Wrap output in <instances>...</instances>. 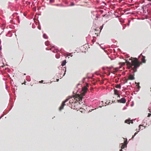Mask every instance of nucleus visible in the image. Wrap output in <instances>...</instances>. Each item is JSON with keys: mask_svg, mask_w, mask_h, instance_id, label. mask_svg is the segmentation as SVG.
Returning <instances> with one entry per match:
<instances>
[{"mask_svg": "<svg viewBox=\"0 0 151 151\" xmlns=\"http://www.w3.org/2000/svg\"><path fill=\"white\" fill-rule=\"evenodd\" d=\"M125 61L129 66L128 68L131 69L130 72L133 74V75L130 74L129 75V78L130 80H133L134 79V73L137 71V68L139 66L140 63L138 62L137 59L136 58H133L131 57L129 60L128 59H126Z\"/></svg>", "mask_w": 151, "mask_h": 151, "instance_id": "f257e3e1", "label": "nucleus"}, {"mask_svg": "<svg viewBox=\"0 0 151 151\" xmlns=\"http://www.w3.org/2000/svg\"><path fill=\"white\" fill-rule=\"evenodd\" d=\"M72 98V96H70L68 99H66L65 101L63 102L62 104L59 108V110L61 111L63 108L64 106L66 105L65 103L67 102L69 99H71Z\"/></svg>", "mask_w": 151, "mask_h": 151, "instance_id": "f03ea898", "label": "nucleus"}, {"mask_svg": "<svg viewBox=\"0 0 151 151\" xmlns=\"http://www.w3.org/2000/svg\"><path fill=\"white\" fill-rule=\"evenodd\" d=\"M54 49V50H52V52L54 53H58V52H60V51L61 53L63 51V49H61L60 50L58 49L57 48H56V47H55V46H53V47Z\"/></svg>", "mask_w": 151, "mask_h": 151, "instance_id": "7ed1b4c3", "label": "nucleus"}, {"mask_svg": "<svg viewBox=\"0 0 151 151\" xmlns=\"http://www.w3.org/2000/svg\"><path fill=\"white\" fill-rule=\"evenodd\" d=\"M126 101V99L124 98H122L121 99L117 100L118 102L123 104L125 103Z\"/></svg>", "mask_w": 151, "mask_h": 151, "instance_id": "20e7f679", "label": "nucleus"}, {"mask_svg": "<svg viewBox=\"0 0 151 151\" xmlns=\"http://www.w3.org/2000/svg\"><path fill=\"white\" fill-rule=\"evenodd\" d=\"M125 123L130 124V123H133V122L132 120H131L129 118L128 119L125 120Z\"/></svg>", "mask_w": 151, "mask_h": 151, "instance_id": "39448f33", "label": "nucleus"}, {"mask_svg": "<svg viewBox=\"0 0 151 151\" xmlns=\"http://www.w3.org/2000/svg\"><path fill=\"white\" fill-rule=\"evenodd\" d=\"M87 88L86 87H84L82 88V91L84 93L83 94V95H85V93L87 91Z\"/></svg>", "mask_w": 151, "mask_h": 151, "instance_id": "423d86ee", "label": "nucleus"}, {"mask_svg": "<svg viewBox=\"0 0 151 151\" xmlns=\"http://www.w3.org/2000/svg\"><path fill=\"white\" fill-rule=\"evenodd\" d=\"M145 56H142V59L141 60L143 63H145L146 62V60H145Z\"/></svg>", "mask_w": 151, "mask_h": 151, "instance_id": "0eeeda50", "label": "nucleus"}, {"mask_svg": "<svg viewBox=\"0 0 151 151\" xmlns=\"http://www.w3.org/2000/svg\"><path fill=\"white\" fill-rule=\"evenodd\" d=\"M66 60H65L63 61L62 62V63H61V65L62 66H63L66 64Z\"/></svg>", "mask_w": 151, "mask_h": 151, "instance_id": "6e6552de", "label": "nucleus"}, {"mask_svg": "<svg viewBox=\"0 0 151 151\" xmlns=\"http://www.w3.org/2000/svg\"><path fill=\"white\" fill-rule=\"evenodd\" d=\"M43 37L45 39H47L48 38V37L45 33H44L43 34Z\"/></svg>", "mask_w": 151, "mask_h": 151, "instance_id": "1a4fd4ad", "label": "nucleus"}, {"mask_svg": "<svg viewBox=\"0 0 151 151\" xmlns=\"http://www.w3.org/2000/svg\"><path fill=\"white\" fill-rule=\"evenodd\" d=\"M26 80L28 81H31V79L30 76H26Z\"/></svg>", "mask_w": 151, "mask_h": 151, "instance_id": "9d476101", "label": "nucleus"}, {"mask_svg": "<svg viewBox=\"0 0 151 151\" xmlns=\"http://www.w3.org/2000/svg\"><path fill=\"white\" fill-rule=\"evenodd\" d=\"M136 86H137V88L139 90L140 88V87L139 86V83H136Z\"/></svg>", "mask_w": 151, "mask_h": 151, "instance_id": "9b49d317", "label": "nucleus"}, {"mask_svg": "<svg viewBox=\"0 0 151 151\" xmlns=\"http://www.w3.org/2000/svg\"><path fill=\"white\" fill-rule=\"evenodd\" d=\"M123 11L124 12V13H125L126 14H130L131 13L130 12H127V11L126 9L124 10Z\"/></svg>", "mask_w": 151, "mask_h": 151, "instance_id": "f8f14e48", "label": "nucleus"}, {"mask_svg": "<svg viewBox=\"0 0 151 151\" xmlns=\"http://www.w3.org/2000/svg\"><path fill=\"white\" fill-rule=\"evenodd\" d=\"M60 53H58L55 55V57L57 59H58L60 58Z\"/></svg>", "mask_w": 151, "mask_h": 151, "instance_id": "ddd939ff", "label": "nucleus"}, {"mask_svg": "<svg viewBox=\"0 0 151 151\" xmlns=\"http://www.w3.org/2000/svg\"><path fill=\"white\" fill-rule=\"evenodd\" d=\"M120 145H122V148L119 151H123L122 149L124 147V145L123 143H121Z\"/></svg>", "mask_w": 151, "mask_h": 151, "instance_id": "4468645a", "label": "nucleus"}, {"mask_svg": "<svg viewBox=\"0 0 151 151\" xmlns=\"http://www.w3.org/2000/svg\"><path fill=\"white\" fill-rule=\"evenodd\" d=\"M45 44L46 45L48 46L49 45V41H47L45 42Z\"/></svg>", "mask_w": 151, "mask_h": 151, "instance_id": "2eb2a0df", "label": "nucleus"}, {"mask_svg": "<svg viewBox=\"0 0 151 151\" xmlns=\"http://www.w3.org/2000/svg\"><path fill=\"white\" fill-rule=\"evenodd\" d=\"M83 98H81L80 97H79V98L78 99V100H77V101H83V100L82 99Z\"/></svg>", "mask_w": 151, "mask_h": 151, "instance_id": "dca6fc26", "label": "nucleus"}, {"mask_svg": "<svg viewBox=\"0 0 151 151\" xmlns=\"http://www.w3.org/2000/svg\"><path fill=\"white\" fill-rule=\"evenodd\" d=\"M142 126V127H144V128H142V130L143 129H145V127H145V126H143V125H142L140 124V125H139V130L140 129V128H140V126Z\"/></svg>", "mask_w": 151, "mask_h": 151, "instance_id": "f3484780", "label": "nucleus"}, {"mask_svg": "<svg viewBox=\"0 0 151 151\" xmlns=\"http://www.w3.org/2000/svg\"><path fill=\"white\" fill-rule=\"evenodd\" d=\"M17 17V19L18 22L19 23L20 22V21L19 19V16H18V17Z\"/></svg>", "mask_w": 151, "mask_h": 151, "instance_id": "a211bd4d", "label": "nucleus"}, {"mask_svg": "<svg viewBox=\"0 0 151 151\" xmlns=\"http://www.w3.org/2000/svg\"><path fill=\"white\" fill-rule=\"evenodd\" d=\"M53 47H52L51 49H48L47 48H46V50H52V48H54L53 47Z\"/></svg>", "mask_w": 151, "mask_h": 151, "instance_id": "6ab92c4d", "label": "nucleus"}, {"mask_svg": "<svg viewBox=\"0 0 151 151\" xmlns=\"http://www.w3.org/2000/svg\"><path fill=\"white\" fill-rule=\"evenodd\" d=\"M74 5H75L74 4L73 2H72L70 4L69 6H74Z\"/></svg>", "mask_w": 151, "mask_h": 151, "instance_id": "aec40b11", "label": "nucleus"}, {"mask_svg": "<svg viewBox=\"0 0 151 151\" xmlns=\"http://www.w3.org/2000/svg\"><path fill=\"white\" fill-rule=\"evenodd\" d=\"M49 1L50 2V3H53L55 1L54 0H49Z\"/></svg>", "mask_w": 151, "mask_h": 151, "instance_id": "412c9836", "label": "nucleus"}, {"mask_svg": "<svg viewBox=\"0 0 151 151\" xmlns=\"http://www.w3.org/2000/svg\"><path fill=\"white\" fill-rule=\"evenodd\" d=\"M64 68L65 69V71H64V74L63 75V76H64L65 74V72L66 71V68Z\"/></svg>", "mask_w": 151, "mask_h": 151, "instance_id": "4be33fe9", "label": "nucleus"}, {"mask_svg": "<svg viewBox=\"0 0 151 151\" xmlns=\"http://www.w3.org/2000/svg\"><path fill=\"white\" fill-rule=\"evenodd\" d=\"M99 12H100L101 14L103 13V12H104V11H103V10H99Z\"/></svg>", "mask_w": 151, "mask_h": 151, "instance_id": "5701e85b", "label": "nucleus"}, {"mask_svg": "<svg viewBox=\"0 0 151 151\" xmlns=\"http://www.w3.org/2000/svg\"><path fill=\"white\" fill-rule=\"evenodd\" d=\"M85 79H86V78H83L82 80V82H84L85 80Z\"/></svg>", "mask_w": 151, "mask_h": 151, "instance_id": "b1692460", "label": "nucleus"}, {"mask_svg": "<svg viewBox=\"0 0 151 151\" xmlns=\"http://www.w3.org/2000/svg\"><path fill=\"white\" fill-rule=\"evenodd\" d=\"M151 115V113H149L148 114V115H147V117H150Z\"/></svg>", "mask_w": 151, "mask_h": 151, "instance_id": "393cba45", "label": "nucleus"}, {"mask_svg": "<svg viewBox=\"0 0 151 151\" xmlns=\"http://www.w3.org/2000/svg\"><path fill=\"white\" fill-rule=\"evenodd\" d=\"M68 56H70L71 57H72L73 56V55H72L71 53H70L69 55H67L66 56V57H68Z\"/></svg>", "mask_w": 151, "mask_h": 151, "instance_id": "a878e982", "label": "nucleus"}, {"mask_svg": "<svg viewBox=\"0 0 151 151\" xmlns=\"http://www.w3.org/2000/svg\"><path fill=\"white\" fill-rule=\"evenodd\" d=\"M95 42V40H94L93 39L92 40V42L93 44L94 42Z\"/></svg>", "mask_w": 151, "mask_h": 151, "instance_id": "bb28decb", "label": "nucleus"}, {"mask_svg": "<svg viewBox=\"0 0 151 151\" xmlns=\"http://www.w3.org/2000/svg\"><path fill=\"white\" fill-rule=\"evenodd\" d=\"M104 25V24H103L102 25V26L100 27V29H101H101H102V28H103V25Z\"/></svg>", "mask_w": 151, "mask_h": 151, "instance_id": "cd10ccee", "label": "nucleus"}, {"mask_svg": "<svg viewBox=\"0 0 151 151\" xmlns=\"http://www.w3.org/2000/svg\"><path fill=\"white\" fill-rule=\"evenodd\" d=\"M137 132H135L134 134V137L135 136V135L137 134Z\"/></svg>", "mask_w": 151, "mask_h": 151, "instance_id": "c85d7f7f", "label": "nucleus"}, {"mask_svg": "<svg viewBox=\"0 0 151 151\" xmlns=\"http://www.w3.org/2000/svg\"><path fill=\"white\" fill-rule=\"evenodd\" d=\"M126 109H127V107H124L123 108V110H125Z\"/></svg>", "mask_w": 151, "mask_h": 151, "instance_id": "c756f323", "label": "nucleus"}, {"mask_svg": "<svg viewBox=\"0 0 151 151\" xmlns=\"http://www.w3.org/2000/svg\"><path fill=\"white\" fill-rule=\"evenodd\" d=\"M38 29L40 30L41 29L40 26H38Z\"/></svg>", "mask_w": 151, "mask_h": 151, "instance_id": "7c9ffc66", "label": "nucleus"}, {"mask_svg": "<svg viewBox=\"0 0 151 151\" xmlns=\"http://www.w3.org/2000/svg\"><path fill=\"white\" fill-rule=\"evenodd\" d=\"M87 78H88V79H89L91 78V77L88 76V77H87Z\"/></svg>", "mask_w": 151, "mask_h": 151, "instance_id": "2f4dec72", "label": "nucleus"}, {"mask_svg": "<svg viewBox=\"0 0 151 151\" xmlns=\"http://www.w3.org/2000/svg\"><path fill=\"white\" fill-rule=\"evenodd\" d=\"M2 49L1 45H0V50H1Z\"/></svg>", "mask_w": 151, "mask_h": 151, "instance_id": "473e14b6", "label": "nucleus"}, {"mask_svg": "<svg viewBox=\"0 0 151 151\" xmlns=\"http://www.w3.org/2000/svg\"><path fill=\"white\" fill-rule=\"evenodd\" d=\"M126 10L127 11H128L130 10V9L129 8H128L126 9Z\"/></svg>", "mask_w": 151, "mask_h": 151, "instance_id": "72a5a7b5", "label": "nucleus"}, {"mask_svg": "<svg viewBox=\"0 0 151 151\" xmlns=\"http://www.w3.org/2000/svg\"><path fill=\"white\" fill-rule=\"evenodd\" d=\"M142 56H142H143V55H142V54H141L139 56V57H140V56Z\"/></svg>", "mask_w": 151, "mask_h": 151, "instance_id": "f704fd0d", "label": "nucleus"}, {"mask_svg": "<svg viewBox=\"0 0 151 151\" xmlns=\"http://www.w3.org/2000/svg\"><path fill=\"white\" fill-rule=\"evenodd\" d=\"M43 80H42V81H40V83H43Z\"/></svg>", "mask_w": 151, "mask_h": 151, "instance_id": "c9c22d12", "label": "nucleus"}, {"mask_svg": "<svg viewBox=\"0 0 151 151\" xmlns=\"http://www.w3.org/2000/svg\"><path fill=\"white\" fill-rule=\"evenodd\" d=\"M102 69L104 70H105V68H104V67H103L102 68Z\"/></svg>", "mask_w": 151, "mask_h": 151, "instance_id": "e433bc0d", "label": "nucleus"}, {"mask_svg": "<svg viewBox=\"0 0 151 151\" xmlns=\"http://www.w3.org/2000/svg\"><path fill=\"white\" fill-rule=\"evenodd\" d=\"M126 106H128V104H127V103L126 104Z\"/></svg>", "mask_w": 151, "mask_h": 151, "instance_id": "4c0bfd02", "label": "nucleus"}, {"mask_svg": "<svg viewBox=\"0 0 151 151\" xmlns=\"http://www.w3.org/2000/svg\"><path fill=\"white\" fill-rule=\"evenodd\" d=\"M3 116V115H2L0 117V119H1Z\"/></svg>", "mask_w": 151, "mask_h": 151, "instance_id": "58836bf2", "label": "nucleus"}, {"mask_svg": "<svg viewBox=\"0 0 151 151\" xmlns=\"http://www.w3.org/2000/svg\"><path fill=\"white\" fill-rule=\"evenodd\" d=\"M125 145L127 146V142H126L125 143Z\"/></svg>", "mask_w": 151, "mask_h": 151, "instance_id": "ea45409f", "label": "nucleus"}, {"mask_svg": "<svg viewBox=\"0 0 151 151\" xmlns=\"http://www.w3.org/2000/svg\"><path fill=\"white\" fill-rule=\"evenodd\" d=\"M56 80H57V81H59V79H56Z\"/></svg>", "mask_w": 151, "mask_h": 151, "instance_id": "a19ab883", "label": "nucleus"}, {"mask_svg": "<svg viewBox=\"0 0 151 151\" xmlns=\"http://www.w3.org/2000/svg\"><path fill=\"white\" fill-rule=\"evenodd\" d=\"M121 87V86H119L118 87V88H120Z\"/></svg>", "mask_w": 151, "mask_h": 151, "instance_id": "79ce46f5", "label": "nucleus"}, {"mask_svg": "<svg viewBox=\"0 0 151 151\" xmlns=\"http://www.w3.org/2000/svg\"><path fill=\"white\" fill-rule=\"evenodd\" d=\"M150 109H151V108H150L149 109V110H150L149 111L150 112H151V111H151Z\"/></svg>", "mask_w": 151, "mask_h": 151, "instance_id": "37998d69", "label": "nucleus"}, {"mask_svg": "<svg viewBox=\"0 0 151 151\" xmlns=\"http://www.w3.org/2000/svg\"><path fill=\"white\" fill-rule=\"evenodd\" d=\"M123 63V65H124L125 64V63H124V62H123V63Z\"/></svg>", "mask_w": 151, "mask_h": 151, "instance_id": "c03bdc74", "label": "nucleus"}, {"mask_svg": "<svg viewBox=\"0 0 151 151\" xmlns=\"http://www.w3.org/2000/svg\"><path fill=\"white\" fill-rule=\"evenodd\" d=\"M80 85V84H79H79H78L77 86V88H78V86L79 85Z\"/></svg>", "mask_w": 151, "mask_h": 151, "instance_id": "a18cd8bd", "label": "nucleus"}, {"mask_svg": "<svg viewBox=\"0 0 151 151\" xmlns=\"http://www.w3.org/2000/svg\"><path fill=\"white\" fill-rule=\"evenodd\" d=\"M130 22V20H128V23H129Z\"/></svg>", "mask_w": 151, "mask_h": 151, "instance_id": "49530a36", "label": "nucleus"}, {"mask_svg": "<svg viewBox=\"0 0 151 151\" xmlns=\"http://www.w3.org/2000/svg\"><path fill=\"white\" fill-rule=\"evenodd\" d=\"M99 46H100V47L102 49H103V48L102 47L100 46V45H99Z\"/></svg>", "mask_w": 151, "mask_h": 151, "instance_id": "de8ad7c7", "label": "nucleus"}, {"mask_svg": "<svg viewBox=\"0 0 151 151\" xmlns=\"http://www.w3.org/2000/svg\"><path fill=\"white\" fill-rule=\"evenodd\" d=\"M24 16H26V14H25L24 13Z\"/></svg>", "mask_w": 151, "mask_h": 151, "instance_id": "09e8293b", "label": "nucleus"}, {"mask_svg": "<svg viewBox=\"0 0 151 151\" xmlns=\"http://www.w3.org/2000/svg\"><path fill=\"white\" fill-rule=\"evenodd\" d=\"M63 55H64V56H65V54L64 53L63 54Z\"/></svg>", "mask_w": 151, "mask_h": 151, "instance_id": "8fccbe9b", "label": "nucleus"}, {"mask_svg": "<svg viewBox=\"0 0 151 151\" xmlns=\"http://www.w3.org/2000/svg\"><path fill=\"white\" fill-rule=\"evenodd\" d=\"M134 135L132 137V139H133L134 138Z\"/></svg>", "mask_w": 151, "mask_h": 151, "instance_id": "3c124183", "label": "nucleus"}, {"mask_svg": "<svg viewBox=\"0 0 151 151\" xmlns=\"http://www.w3.org/2000/svg\"><path fill=\"white\" fill-rule=\"evenodd\" d=\"M0 45H1V40L0 39Z\"/></svg>", "mask_w": 151, "mask_h": 151, "instance_id": "603ef678", "label": "nucleus"}, {"mask_svg": "<svg viewBox=\"0 0 151 151\" xmlns=\"http://www.w3.org/2000/svg\"><path fill=\"white\" fill-rule=\"evenodd\" d=\"M127 24V25H128V26H129V23H128Z\"/></svg>", "mask_w": 151, "mask_h": 151, "instance_id": "864d4df0", "label": "nucleus"}, {"mask_svg": "<svg viewBox=\"0 0 151 151\" xmlns=\"http://www.w3.org/2000/svg\"><path fill=\"white\" fill-rule=\"evenodd\" d=\"M26 82H24V84H25H25H26Z\"/></svg>", "mask_w": 151, "mask_h": 151, "instance_id": "5fc2aeb1", "label": "nucleus"}, {"mask_svg": "<svg viewBox=\"0 0 151 151\" xmlns=\"http://www.w3.org/2000/svg\"><path fill=\"white\" fill-rule=\"evenodd\" d=\"M118 50L119 51H120V50L119 49V48H118Z\"/></svg>", "mask_w": 151, "mask_h": 151, "instance_id": "6e6d98bb", "label": "nucleus"}, {"mask_svg": "<svg viewBox=\"0 0 151 151\" xmlns=\"http://www.w3.org/2000/svg\"><path fill=\"white\" fill-rule=\"evenodd\" d=\"M15 14H16L17 15L18 14L17 13H16Z\"/></svg>", "mask_w": 151, "mask_h": 151, "instance_id": "4d7b16f0", "label": "nucleus"}, {"mask_svg": "<svg viewBox=\"0 0 151 151\" xmlns=\"http://www.w3.org/2000/svg\"><path fill=\"white\" fill-rule=\"evenodd\" d=\"M102 107V106H99V107H100V108H101Z\"/></svg>", "mask_w": 151, "mask_h": 151, "instance_id": "13d9d810", "label": "nucleus"}, {"mask_svg": "<svg viewBox=\"0 0 151 151\" xmlns=\"http://www.w3.org/2000/svg\"><path fill=\"white\" fill-rule=\"evenodd\" d=\"M93 37L94 38H95L96 37Z\"/></svg>", "mask_w": 151, "mask_h": 151, "instance_id": "bf43d9fd", "label": "nucleus"}, {"mask_svg": "<svg viewBox=\"0 0 151 151\" xmlns=\"http://www.w3.org/2000/svg\"><path fill=\"white\" fill-rule=\"evenodd\" d=\"M73 93L74 94H75V93H74V91L73 92Z\"/></svg>", "mask_w": 151, "mask_h": 151, "instance_id": "052dcab7", "label": "nucleus"}, {"mask_svg": "<svg viewBox=\"0 0 151 151\" xmlns=\"http://www.w3.org/2000/svg\"><path fill=\"white\" fill-rule=\"evenodd\" d=\"M113 103L115 102V101H113Z\"/></svg>", "mask_w": 151, "mask_h": 151, "instance_id": "680f3d73", "label": "nucleus"}, {"mask_svg": "<svg viewBox=\"0 0 151 151\" xmlns=\"http://www.w3.org/2000/svg\"><path fill=\"white\" fill-rule=\"evenodd\" d=\"M139 91V90H138L136 91L137 92H138Z\"/></svg>", "mask_w": 151, "mask_h": 151, "instance_id": "e2e57ef3", "label": "nucleus"}, {"mask_svg": "<svg viewBox=\"0 0 151 151\" xmlns=\"http://www.w3.org/2000/svg\"><path fill=\"white\" fill-rule=\"evenodd\" d=\"M6 87V89L7 88V86H6V87Z\"/></svg>", "mask_w": 151, "mask_h": 151, "instance_id": "0e129e2a", "label": "nucleus"}, {"mask_svg": "<svg viewBox=\"0 0 151 151\" xmlns=\"http://www.w3.org/2000/svg\"><path fill=\"white\" fill-rule=\"evenodd\" d=\"M125 28V27H123V29H124Z\"/></svg>", "mask_w": 151, "mask_h": 151, "instance_id": "69168bd1", "label": "nucleus"}, {"mask_svg": "<svg viewBox=\"0 0 151 151\" xmlns=\"http://www.w3.org/2000/svg\"><path fill=\"white\" fill-rule=\"evenodd\" d=\"M101 103H102V104H103V101H102L101 102Z\"/></svg>", "mask_w": 151, "mask_h": 151, "instance_id": "338daca9", "label": "nucleus"}, {"mask_svg": "<svg viewBox=\"0 0 151 151\" xmlns=\"http://www.w3.org/2000/svg\"><path fill=\"white\" fill-rule=\"evenodd\" d=\"M133 104H132V105H131V106H133Z\"/></svg>", "mask_w": 151, "mask_h": 151, "instance_id": "774afa93", "label": "nucleus"}]
</instances>
